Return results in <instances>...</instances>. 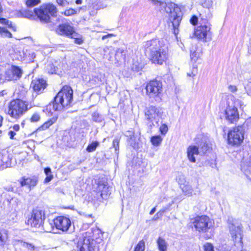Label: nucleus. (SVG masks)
Segmentation results:
<instances>
[{
  "instance_id": "nucleus-1",
  "label": "nucleus",
  "mask_w": 251,
  "mask_h": 251,
  "mask_svg": "<svg viewBox=\"0 0 251 251\" xmlns=\"http://www.w3.org/2000/svg\"><path fill=\"white\" fill-rule=\"evenodd\" d=\"M143 46L146 55L153 63L161 65L167 60V49L165 46H161L158 39L147 41L144 43Z\"/></svg>"
},
{
  "instance_id": "nucleus-2",
  "label": "nucleus",
  "mask_w": 251,
  "mask_h": 251,
  "mask_svg": "<svg viewBox=\"0 0 251 251\" xmlns=\"http://www.w3.org/2000/svg\"><path fill=\"white\" fill-rule=\"evenodd\" d=\"M73 91L69 86H64L54 97L53 101L47 106L49 112L61 111L70 107L73 101Z\"/></svg>"
},
{
  "instance_id": "nucleus-3",
  "label": "nucleus",
  "mask_w": 251,
  "mask_h": 251,
  "mask_svg": "<svg viewBox=\"0 0 251 251\" xmlns=\"http://www.w3.org/2000/svg\"><path fill=\"white\" fill-rule=\"evenodd\" d=\"M151 2L157 6L161 12H165L168 14L169 21L172 23L174 33H178V27L182 19V13L179 7L173 2L166 3L158 0H150Z\"/></svg>"
},
{
  "instance_id": "nucleus-4",
  "label": "nucleus",
  "mask_w": 251,
  "mask_h": 251,
  "mask_svg": "<svg viewBox=\"0 0 251 251\" xmlns=\"http://www.w3.org/2000/svg\"><path fill=\"white\" fill-rule=\"evenodd\" d=\"M57 8L53 4L48 3L42 5L39 8H35L34 11L29 10H22L19 14L22 17L33 19L34 14L40 19L41 22L45 23H52L50 16L52 17L56 16Z\"/></svg>"
},
{
  "instance_id": "nucleus-5",
  "label": "nucleus",
  "mask_w": 251,
  "mask_h": 251,
  "mask_svg": "<svg viewBox=\"0 0 251 251\" xmlns=\"http://www.w3.org/2000/svg\"><path fill=\"white\" fill-rule=\"evenodd\" d=\"M145 119L150 127L158 126L160 120L162 119L164 112L159 106L150 105L144 110Z\"/></svg>"
},
{
  "instance_id": "nucleus-6",
  "label": "nucleus",
  "mask_w": 251,
  "mask_h": 251,
  "mask_svg": "<svg viewBox=\"0 0 251 251\" xmlns=\"http://www.w3.org/2000/svg\"><path fill=\"white\" fill-rule=\"evenodd\" d=\"M27 106L26 101L20 99L13 100L8 103L7 114L14 119H19L27 111Z\"/></svg>"
},
{
  "instance_id": "nucleus-7",
  "label": "nucleus",
  "mask_w": 251,
  "mask_h": 251,
  "mask_svg": "<svg viewBox=\"0 0 251 251\" xmlns=\"http://www.w3.org/2000/svg\"><path fill=\"white\" fill-rule=\"evenodd\" d=\"M191 223L196 231L199 232L206 233L214 226V222L206 215L197 216L191 219Z\"/></svg>"
},
{
  "instance_id": "nucleus-8",
  "label": "nucleus",
  "mask_w": 251,
  "mask_h": 251,
  "mask_svg": "<svg viewBox=\"0 0 251 251\" xmlns=\"http://www.w3.org/2000/svg\"><path fill=\"white\" fill-rule=\"evenodd\" d=\"M45 219V210L41 207H37L33 210L27 224L32 227L39 228L43 225Z\"/></svg>"
},
{
  "instance_id": "nucleus-9",
  "label": "nucleus",
  "mask_w": 251,
  "mask_h": 251,
  "mask_svg": "<svg viewBox=\"0 0 251 251\" xmlns=\"http://www.w3.org/2000/svg\"><path fill=\"white\" fill-rule=\"evenodd\" d=\"M211 24L210 23L200 22L199 25L195 31V35L197 38L206 42L212 39V33L211 31Z\"/></svg>"
},
{
  "instance_id": "nucleus-10",
  "label": "nucleus",
  "mask_w": 251,
  "mask_h": 251,
  "mask_svg": "<svg viewBox=\"0 0 251 251\" xmlns=\"http://www.w3.org/2000/svg\"><path fill=\"white\" fill-rule=\"evenodd\" d=\"M91 233H85L82 239H80L77 244L79 251H99V245L91 240Z\"/></svg>"
},
{
  "instance_id": "nucleus-11",
  "label": "nucleus",
  "mask_w": 251,
  "mask_h": 251,
  "mask_svg": "<svg viewBox=\"0 0 251 251\" xmlns=\"http://www.w3.org/2000/svg\"><path fill=\"white\" fill-rule=\"evenodd\" d=\"M147 94L150 98H160L162 92V84L160 81H150L146 86Z\"/></svg>"
},
{
  "instance_id": "nucleus-12",
  "label": "nucleus",
  "mask_w": 251,
  "mask_h": 251,
  "mask_svg": "<svg viewBox=\"0 0 251 251\" xmlns=\"http://www.w3.org/2000/svg\"><path fill=\"white\" fill-rule=\"evenodd\" d=\"M244 139L242 128L241 127H234L228 133V143L233 145H239Z\"/></svg>"
},
{
  "instance_id": "nucleus-13",
  "label": "nucleus",
  "mask_w": 251,
  "mask_h": 251,
  "mask_svg": "<svg viewBox=\"0 0 251 251\" xmlns=\"http://www.w3.org/2000/svg\"><path fill=\"white\" fill-rule=\"evenodd\" d=\"M55 227L63 232H66L70 227L72 223L69 218L64 216H58L53 221Z\"/></svg>"
},
{
  "instance_id": "nucleus-14",
  "label": "nucleus",
  "mask_w": 251,
  "mask_h": 251,
  "mask_svg": "<svg viewBox=\"0 0 251 251\" xmlns=\"http://www.w3.org/2000/svg\"><path fill=\"white\" fill-rule=\"evenodd\" d=\"M22 75V70L20 67L12 66L8 68L5 72L4 77L5 79L11 81L20 78Z\"/></svg>"
},
{
  "instance_id": "nucleus-15",
  "label": "nucleus",
  "mask_w": 251,
  "mask_h": 251,
  "mask_svg": "<svg viewBox=\"0 0 251 251\" xmlns=\"http://www.w3.org/2000/svg\"><path fill=\"white\" fill-rule=\"evenodd\" d=\"M226 119L230 123H235L239 119L237 108L234 105L228 106L225 110Z\"/></svg>"
},
{
  "instance_id": "nucleus-16",
  "label": "nucleus",
  "mask_w": 251,
  "mask_h": 251,
  "mask_svg": "<svg viewBox=\"0 0 251 251\" xmlns=\"http://www.w3.org/2000/svg\"><path fill=\"white\" fill-rule=\"evenodd\" d=\"M229 229L230 235L235 242H241L242 230L240 225L238 224L232 223L229 225Z\"/></svg>"
},
{
  "instance_id": "nucleus-17",
  "label": "nucleus",
  "mask_w": 251,
  "mask_h": 251,
  "mask_svg": "<svg viewBox=\"0 0 251 251\" xmlns=\"http://www.w3.org/2000/svg\"><path fill=\"white\" fill-rule=\"evenodd\" d=\"M108 51H109V53L110 54V56L108 58V60H112V55H114V57L116 61V63H119L125 58V55L123 54L124 51L122 49H118L115 50L112 47H110L104 49V51L105 52Z\"/></svg>"
},
{
  "instance_id": "nucleus-18",
  "label": "nucleus",
  "mask_w": 251,
  "mask_h": 251,
  "mask_svg": "<svg viewBox=\"0 0 251 251\" xmlns=\"http://www.w3.org/2000/svg\"><path fill=\"white\" fill-rule=\"evenodd\" d=\"M56 32L60 35L68 37H75L76 35V32L75 31L74 28L68 24L59 25Z\"/></svg>"
},
{
  "instance_id": "nucleus-19",
  "label": "nucleus",
  "mask_w": 251,
  "mask_h": 251,
  "mask_svg": "<svg viewBox=\"0 0 251 251\" xmlns=\"http://www.w3.org/2000/svg\"><path fill=\"white\" fill-rule=\"evenodd\" d=\"M18 181L21 187L26 186L29 191L37 185L38 178L35 176L30 177L24 176L21 178Z\"/></svg>"
},
{
  "instance_id": "nucleus-20",
  "label": "nucleus",
  "mask_w": 251,
  "mask_h": 251,
  "mask_svg": "<svg viewBox=\"0 0 251 251\" xmlns=\"http://www.w3.org/2000/svg\"><path fill=\"white\" fill-rule=\"evenodd\" d=\"M31 86L34 92L37 94H40L46 87L47 83L46 80L42 78H35L32 81Z\"/></svg>"
},
{
  "instance_id": "nucleus-21",
  "label": "nucleus",
  "mask_w": 251,
  "mask_h": 251,
  "mask_svg": "<svg viewBox=\"0 0 251 251\" xmlns=\"http://www.w3.org/2000/svg\"><path fill=\"white\" fill-rule=\"evenodd\" d=\"M96 192L103 199H107L111 194L109 186L107 184L102 182L98 184Z\"/></svg>"
},
{
  "instance_id": "nucleus-22",
  "label": "nucleus",
  "mask_w": 251,
  "mask_h": 251,
  "mask_svg": "<svg viewBox=\"0 0 251 251\" xmlns=\"http://www.w3.org/2000/svg\"><path fill=\"white\" fill-rule=\"evenodd\" d=\"M187 157L189 160L192 162H196L195 155L200 154L199 148L195 145H191L188 147L187 150Z\"/></svg>"
},
{
  "instance_id": "nucleus-23",
  "label": "nucleus",
  "mask_w": 251,
  "mask_h": 251,
  "mask_svg": "<svg viewBox=\"0 0 251 251\" xmlns=\"http://www.w3.org/2000/svg\"><path fill=\"white\" fill-rule=\"evenodd\" d=\"M198 145L199 150L201 155H203L209 151L211 147L207 142V139L205 137H202L201 139V142L198 143L197 142Z\"/></svg>"
},
{
  "instance_id": "nucleus-24",
  "label": "nucleus",
  "mask_w": 251,
  "mask_h": 251,
  "mask_svg": "<svg viewBox=\"0 0 251 251\" xmlns=\"http://www.w3.org/2000/svg\"><path fill=\"white\" fill-rule=\"evenodd\" d=\"M212 14L209 8L204 9L200 14V22L210 23L209 20L212 18Z\"/></svg>"
},
{
  "instance_id": "nucleus-25",
  "label": "nucleus",
  "mask_w": 251,
  "mask_h": 251,
  "mask_svg": "<svg viewBox=\"0 0 251 251\" xmlns=\"http://www.w3.org/2000/svg\"><path fill=\"white\" fill-rule=\"evenodd\" d=\"M181 190L184 194L187 196H192L193 195H197L200 194L199 190L194 191L192 186L188 184H184L181 187Z\"/></svg>"
},
{
  "instance_id": "nucleus-26",
  "label": "nucleus",
  "mask_w": 251,
  "mask_h": 251,
  "mask_svg": "<svg viewBox=\"0 0 251 251\" xmlns=\"http://www.w3.org/2000/svg\"><path fill=\"white\" fill-rule=\"evenodd\" d=\"M86 233H91V240H94L97 243V245H98L99 243L101 241V238L102 237V234L99 229H94L91 232H87Z\"/></svg>"
},
{
  "instance_id": "nucleus-27",
  "label": "nucleus",
  "mask_w": 251,
  "mask_h": 251,
  "mask_svg": "<svg viewBox=\"0 0 251 251\" xmlns=\"http://www.w3.org/2000/svg\"><path fill=\"white\" fill-rule=\"evenodd\" d=\"M156 243L159 251H167L168 244L163 237H159Z\"/></svg>"
},
{
  "instance_id": "nucleus-28",
  "label": "nucleus",
  "mask_w": 251,
  "mask_h": 251,
  "mask_svg": "<svg viewBox=\"0 0 251 251\" xmlns=\"http://www.w3.org/2000/svg\"><path fill=\"white\" fill-rule=\"evenodd\" d=\"M57 119V117H53L45 123H44L41 126L39 127L36 131H42L45 130L46 129H47L49 128L52 125H53L54 123H55Z\"/></svg>"
},
{
  "instance_id": "nucleus-29",
  "label": "nucleus",
  "mask_w": 251,
  "mask_h": 251,
  "mask_svg": "<svg viewBox=\"0 0 251 251\" xmlns=\"http://www.w3.org/2000/svg\"><path fill=\"white\" fill-rule=\"evenodd\" d=\"M190 59L193 62H196L200 57V54L197 51L196 46H192L190 50Z\"/></svg>"
},
{
  "instance_id": "nucleus-30",
  "label": "nucleus",
  "mask_w": 251,
  "mask_h": 251,
  "mask_svg": "<svg viewBox=\"0 0 251 251\" xmlns=\"http://www.w3.org/2000/svg\"><path fill=\"white\" fill-rule=\"evenodd\" d=\"M18 244L21 245L23 247L26 248L29 251H35L37 248L33 244L23 241V240H18Z\"/></svg>"
},
{
  "instance_id": "nucleus-31",
  "label": "nucleus",
  "mask_w": 251,
  "mask_h": 251,
  "mask_svg": "<svg viewBox=\"0 0 251 251\" xmlns=\"http://www.w3.org/2000/svg\"><path fill=\"white\" fill-rule=\"evenodd\" d=\"M8 234L6 231H0V247H3L7 243Z\"/></svg>"
},
{
  "instance_id": "nucleus-32",
  "label": "nucleus",
  "mask_w": 251,
  "mask_h": 251,
  "mask_svg": "<svg viewBox=\"0 0 251 251\" xmlns=\"http://www.w3.org/2000/svg\"><path fill=\"white\" fill-rule=\"evenodd\" d=\"M162 138L160 135L152 136L151 138V142L155 146H158L162 142Z\"/></svg>"
},
{
  "instance_id": "nucleus-33",
  "label": "nucleus",
  "mask_w": 251,
  "mask_h": 251,
  "mask_svg": "<svg viewBox=\"0 0 251 251\" xmlns=\"http://www.w3.org/2000/svg\"><path fill=\"white\" fill-rule=\"evenodd\" d=\"M120 141V138L116 137L114 138L113 141V147L115 149V153L116 154H118L119 152V143Z\"/></svg>"
},
{
  "instance_id": "nucleus-34",
  "label": "nucleus",
  "mask_w": 251,
  "mask_h": 251,
  "mask_svg": "<svg viewBox=\"0 0 251 251\" xmlns=\"http://www.w3.org/2000/svg\"><path fill=\"white\" fill-rule=\"evenodd\" d=\"M99 145V143L97 141L93 142L91 144H89L87 148L86 151L89 152H91L95 151Z\"/></svg>"
},
{
  "instance_id": "nucleus-35",
  "label": "nucleus",
  "mask_w": 251,
  "mask_h": 251,
  "mask_svg": "<svg viewBox=\"0 0 251 251\" xmlns=\"http://www.w3.org/2000/svg\"><path fill=\"white\" fill-rule=\"evenodd\" d=\"M0 34L4 37H11L12 34L5 27H0Z\"/></svg>"
},
{
  "instance_id": "nucleus-36",
  "label": "nucleus",
  "mask_w": 251,
  "mask_h": 251,
  "mask_svg": "<svg viewBox=\"0 0 251 251\" xmlns=\"http://www.w3.org/2000/svg\"><path fill=\"white\" fill-rule=\"evenodd\" d=\"M41 2L40 0H27L25 1V4L27 7H32Z\"/></svg>"
},
{
  "instance_id": "nucleus-37",
  "label": "nucleus",
  "mask_w": 251,
  "mask_h": 251,
  "mask_svg": "<svg viewBox=\"0 0 251 251\" xmlns=\"http://www.w3.org/2000/svg\"><path fill=\"white\" fill-rule=\"evenodd\" d=\"M145 249V243L142 240L138 242L135 248L134 251H144Z\"/></svg>"
},
{
  "instance_id": "nucleus-38",
  "label": "nucleus",
  "mask_w": 251,
  "mask_h": 251,
  "mask_svg": "<svg viewBox=\"0 0 251 251\" xmlns=\"http://www.w3.org/2000/svg\"><path fill=\"white\" fill-rule=\"evenodd\" d=\"M92 119L94 121L100 123L103 120L101 115L97 112H94L92 114Z\"/></svg>"
},
{
  "instance_id": "nucleus-39",
  "label": "nucleus",
  "mask_w": 251,
  "mask_h": 251,
  "mask_svg": "<svg viewBox=\"0 0 251 251\" xmlns=\"http://www.w3.org/2000/svg\"><path fill=\"white\" fill-rule=\"evenodd\" d=\"M41 117L39 114L37 113H34L31 117L30 118V121L31 122H37L40 120Z\"/></svg>"
},
{
  "instance_id": "nucleus-40",
  "label": "nucleus",
  "mask_w": 251,
  "mask_h": 251,
  "mask_svg": "<svg viewBox=\"0 0 251 251\" xmlns=\"http://www.w3.org/2000/svg\"><path fill=\"white\" fill-rule=\"evenodd\" d=\"M241 170L247 176H248V174L251 173V167H249L248 168H247L243 163L241 165Z\"/></svg>"
},
{
  "instance_id": "nucleus-41",
  "label": "nucleus",
  "mask_w": 251,
  "mask_h": 251,
  "mask_svg": "<svg viewBox=\"0 0 251 251\" xmlns=\"http://www.w3.org/2000/svg\"><path fill=\"white\" fill-rule=\"evenodd\" d=\"M168 130V126L166 124H162L159 128V131L162 135H165Z\"/></svg>"
},
{
  "instance_id": "nucleus-42",
  "label": "nucleus",
  "mask_w": 251,
  "mask_h": 251,
  "mask_svg": "<svg viewBox=\"0 0 251 251\" xmlns=\"http://www.w3.org/2000/svg\"><path fill=\"white\" fill-rule=\"evenodd\" d=\"M204 251H214L213 245L210 243H206L204 245Z\"/></svg>"
},
{
  "instance_id": "nucleus-43",
  "label": "nucleus",
  "mask_w": 251,
  "mask_h": 251,
  "mask_svg": "<svg viewBox=\"0 0 251 251\" xmlns=\"http://www.w3.org/2000/svg\"><path fill=\"white\" fill-rule=\"evenodd\" d=\"M76 13V11L74 9H69L64 12V15L67 16H71Z\"/></svg>"
},
{
  "instance_id": "nucleus-44",
  "label": "nucleus",
  "mask_w": 251,
  "mask_h": 251,
  "mask_svg": "<svg viewBox=\"0 0 251 251\" xmlns=\"http://www.w3.org/2000/svg\"><path fill=\"white\" fill-rule=\"evenodd\" d=\"M197 68L195 67H194L192 68L191 72L187 73V75L193 77L194 76H196V74H197Z\"/></svg>"
},
{
  "instance_id": "nucleus-45",
  "label": "nucleus",
  "mask_w": 251,
  "mask_h": 251,
  "mask_svg": "<svg viewBox=\"0 0 251 251\" xmlns=\"http://www.w3.org/2000/svg\"><path fill=\"white\" fill-rule=\"evenodd\" d=\"M190 22L192 25H197L198 22V18L195 15H193L190 19Z\"/></svg>"
},
{
  "instance_id": "nucleus-46",
  "label": "nucleus",
  "mask_w": 251,
  "mask_h": 251,
  "mask_svg": "<svg viewBox=\"0 0 251 251\" xmlns=\"http://www.w3.org/2000/svg\"><path fill=\"white\" fill-rule=\"evenodd\" d=\"M245 89L248 95H251V82H248L245 86Z\"/></svg>"
},
{
  "instance_id": "nucleus-47",
  "label": "nucleus",
  "mask_w": 251,
  "mask_h": 251,
  "mask_svg": "<svg viewBox=\"0 0 251 251\" xmlns=\"http://www.w3.org/2000/svg\"><path fill=\"white\" fill-rule=\"evenodd\" d=\"M0 23L5 25H7L9 27L12 25L11 22H9L8 20L4 18H0Z\"/></svg>"
},
{
  "instance_id": "nucleus-48",
  "label": "nucleus",
  "mask_w": 251,
  "mask_h": 251,
  "mask_svg": "<svg viewBox=\"0 0 251 251\" xmlns=\"http://www.w3.org/2000/svg\"><path fill=\"white\" fill-rule=\"evenodd\" d=\"M57 3L60 6H66L69 4L67 0H56Z\"/></svg>"
},
{
  "instance_id": "nucleus-49",
  "label": "nucleus",
  "mask_w": 251,
  "mask_h": 251,
  "mask_svg": "<svg viewBox=\"0 0 251 251\" xmlns=\"http://www.w3.org/2000/svg\"><path fill=\"white\" fill-rule=\"evenodd\" d=\"M78 36H79V35L76 33V35L75 36V37H70L75 39V43L78 44H81L82 43L83 41L81 38H79L78 37Z\"/></svg>"
},
{
  "instance_id": "nucleus-50",
  "label": "nucleus",
  "mask_w": 251,
  "mask_h": 251,
  "mask_svg": "<svg viewBox=\"0 0 251 251\" xmlns=\"http://www.w3.org/2000/svg\"><path fill=\"white\" fill-rule=\"evenodd\" d=\"M44 172L47 176H52L50 168L47 167L45 168Z\"/></svg>"
},
{
  "instance_id": "nucleus-51",
  "label": "nucleus",
  "mask_w": 251,
  "mask_h": 251,
  "mask_svg": "<svg viewBox=\"0 0 251 251\" xmlns=\"http://www.w3.org/2000/svg\"><path fill=\"white\" fill-rule=\"evenodd\" d=\"M228 90L231 92H235L237 90V87L235 85H229L228 86Z\"/></svg>"
},
{
  "instance_id": "nucleus-52",
  "label": "nucleus",
  "mask_w": 251,
  "mask_h": 251,
  "mask_svg": "<svg viewBox=\"0 0 251 251\" xmlns=\"http://www.w3.org/2000/svg\"><path fill=\"white\" fill-rule=\"evenodd\" d=\"M169 207H164L162 209H161L159 212L156 214L157 215H162L164 212H166V210L168 209Z\"/></svg>"
},
{
  "instance_id": "nucleus-53",
  "label": "nucleus",
  "mask_w": 251,
  "mask_h": 251,
  "mask_svg": "<svg viewBox=\"0 0 251 251\" xmlns=\"http://www.w3.org/2000/svg\"><path fill=\"white\" fill-rule=\"evenodd\" d=\"M6 190H7L8 191H11V192H17V190L15 188V187L14 186H12V185L7 186L6 188Z\"/></svg>"
},
{
  "instance_id": "nucleus-54",
  "label": "nucleus",
  "mask_w": 251,
  "mask_h": 251,
  "mask_svg": "<svg viewBox=\"0 0 251 251\" xmlns=\"http://www.w3.org/2000/svg\"><path fill=\"white\" fill-rule=\"evenodd\" d=\"M8 135L10 136V138L11 139H14V136L16 135V132H15V131H14L12 130H10L8 132Z\"/></svg>"
},
{
  "instance_id": "nucleus-55",
  "label": "nucleus",
  "mask_w": 251,
  "mask_h": 251,
  "mask_svg": "<svg viewBox=\"0 0 251 251\" xmlns=\"http://www.w3.org/2000/svg\"><path fill=\"white\" fill-rule=\"evenodd\" d=\"M53 178V176H47L45 179V182H49Z\"/></svg>"
},
{
  "instance_id": "nucleus-56",
  "label": "nucleus",
  "mask_w": 251,
  "mask_h": 251,
  "mask_svg": "<svg viewBox=\"0 0 251 251\" xmlns=\"http://www.w3.org/2000/svg\"><path fill=\"white\" fill-rule=\"evenodd\" d=\"M114 36V35L113 34H108L107 35H103L101 39L103 40L107 38L111 37H113Z\"/></svg>"
},
{
  "instance_id": "nucleus-57",
  "label": "nucleus",
  "mask_w": 251,
  "mask_h": 251,
  "mask_svg": "<svg viewBox=\"0 0 251 251\" xmlns=\"http://www.w3.org/2000/svg\"><path fill=\"white\" fill-rule=\"evenodd\" d=\"M12 129L14 131H18L20 129V126L18 125H15L13 127Z\"/></svg>"
},
{
  "instance_id": "nucleus-58",
  "label": "nucleus",
  "mask_w": 251,
  "mask_h": 251,
  "mask_svg": "<svg viewBox=\"0 0 251 251\" xmlns=\"http://www.w3.org/2000/svg\"><path fill=\"white\" fill-rule=\"evenodd\" d=\"M6 94V92L5 90L0 91V97H3Z\"/></svg>"
},
{
  "instance_id": "nucleus-59",
  "label": "nucleus",
  "mask_w": 251,
  "mask_h": 251,
  "mask_svg": "<svg viewBox=\"0 0 251 251\" xmlns=\"http://www.w3.org/2000/svg\"><path fill=\"white\" fill-rule=\"evenodd\" d=\"M155 211H156V208L155 207L153 208L151 210V211L150 212V215H152Z\"/></svg>"
},
{
  "instance_id": "nucleus-60",
  "label": "nucleus",
  "mask_w": 251,
  "mask_h": 251,
  "mask_svg": "<svg viewBox=\"0 0 251 251\" xmlns=\"http://www.w3.org/2000/svg\"><path fill=\"white\" fill-rule=\"evenodd\" d=\"M82 0H75V3L77 4H80L82 3Z\"/></svg>"
},
{
  "instance_id": "nucleus-61",
  "label": "nucleus",
  "mask_w": 251,
  "mask_h": 251,
  "mask_svg": "<svg viewBox=\"0 0 251 251\" xmlns=\"http://www.w3.org/2000/svg\"><path fill=\"white\" fill-rule=\"evenodd\" d=\"M50 225L51 226V227H50V229H47L46 231L47 232H50L51 231V230L53 229L52 227V224H50Z\"/></svg>"
},
{
  "instance_id": "nucleus-62",
  "label": "nucleus",
  "mask_w": 251,
  "mask_h": 251,
  "mask_svg": "<svg viewBox=\"0 0 251 251\" xmlns=\"http://www.w3.org/2000/svg\"><path fill=\"white\" fill-rule=\"evenodd\" d=\"M50 73L53 74L55 73V68L53 67V69H51L50 71H49Z\"/></svg>"
},
{
  "instance_id": "nucleus-63",
  "label": "nucleus",
  "mask_w": 251,
  "mask_h": 251,
  "mask_svg": "<svg viewBox=\"0 0 251 251\" xmlns=\"http://www.w3.org/2000/svg\"><path fill=\"white\" fill-rule=\"evenodd\" d=\"M2 120H3L2 117L0 116V126L2 125Z\"/></svg>"
},
{
  "instance_id": "nucleus-64",
  "label": "nucleus",
  "mask_w": 251,
  "mask_h": 251,
  "mask_svg": "<svg viewBox=\"0 0 251 251\" xmlns=\"http://www.w3.org/2000/svg\"><path fill=\"white\" fill-rule=\"evenodd\" d=\"M236 102H238L239 104H240L241 106L242 105V104H241L242 102L240 100H238L237 101H236Z\"/></svg>"
}]
</instances>
